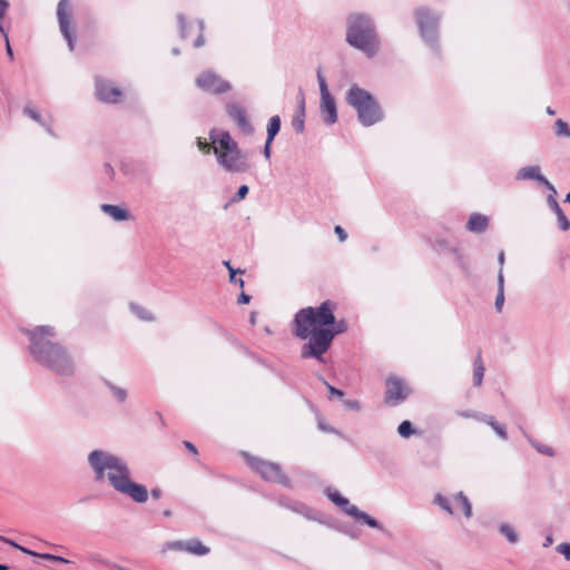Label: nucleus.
Returning <instances> with one entry per match:
<instances>
[{
	"instance_id": "obj_63",
	"label": "nucleus",
	"mask_w": 570,
	"mask_h": 570,
	"mask_svg": "<svg viewBox=\"0 0 570 570\" xmlns=\"http://www.w3.org/2000/svg\"><path fill=\"white\" fill-rule=\"evenodd\" d=\"M164 515H165V517H170V515H171V512H170L169 510H166V511L164 512Z\"/></svg>"
},
{
	"instance_id": "obj_23",
	"label": "nucleus",
	"mask_w": 570,
	"mask_h": 570,
	"mask_svg": "<svg viewBox=\"0 0 570 570\" xmlns=\"http://www.w3.org/2000/svg\"><path fill=\"white\" fill-rule=\"evenodd\" d=\"M485 367L482 362L481 353H478L476 357L473 361V385L480 386L483 381Z\"/></svg>"
},
{
	"instance_id": "obj_7",
	"label": "nucleus",
	"mask_w": 570,
	"mask_h": 570,
	"mask_svg": "<svg viewBox=\"0 0 570 570\" xmlns=\"http://www.w3.org/2000/svg\"><path fill=\"white\" fill-rule=\"evenodd\" d=\"M346 102L356 110L358 121L365 127L373 126L383 119L380 104L371 92L357 85L348 89Z\"/></svg>"
},
{
	"instance_id": "obj_14",
	"label": "nucleus",
	"mask_w": 570,
	"mask_h": 570,
	"mask_svg": "<svg viewBox=\"0 0 570 570\" xmlns=\"http://www.w3.org/2000/svg\"><path fill=\"white\" fill-rule=\"evenodd\" d=\"M385 385V403L389 405H399L400 403L405 401L410 394L409 387L401 379L396 376H390L386 380Z\"/></svg>"
},
{
	"instance_id": "obj_27",
	"label": "nucleus",
	"mask_w": 570,
	"mask_h": 570,
	"mask_svg": "<svg viewBox=\"0 0 570 570\" xmlns=\"http://www.w3.org/2000/svg\"><path fill=\"white\" fill-rule=\"evenodd\" d=\"M105 385L109 389L115 400L122 403L127 399V391L120 386L115 385L110 381H105Z\"/></svg>"
},
{
	"instance_id": "obj_24",
	"label": "nucleus",
	"mask_w": 570,
	"mask_h": 570,
	"mask_svg": "<svg viewBox=\"0 0 570 570\" xmlns=\"http://www.w3.org/2000/svg\"><path fill=\"white\" fill-rule=\"evenodd\" d=\"M186 552L196 556H206L209 553V548L204 546L198 539H190L186 541Z\"/></svg>"
},
{
	"instance_id": "obj_36",
	"label": "nucleus",
	"mask_w": 570,
	"mask_h": 570,
	"mask_svg": "<svg viewBox=\"0 0 570 570\" xmlns=\"http://www.w3.org/2000/svg\"><path fill=\"white\" fill-rule=\"evenodd\" d=\"M434 503H436L440 508L445 510L448 513L453 514V510L451 508L449 499L443 497L442 494L438 493L435 495Z\"/></svg>"
},
{
	"instance_id": "obj_62",
	"label": "nucleus",
	"mask_w": 570,
	"mask_h": 570,
	"mask_svg": "<svg viewBox=\"0 0 570 570\" xmlns=\"http://www.w3.org/2000/svg\"><path fill=\"white\" fill-rule=\"evenodd\" d=\"M173 53H174L175 56L179 55V49H178V48H174V49H173Z\"/></svg>"
},
{
	"instance_id": "obj_3",
	"label": "nucleus",
	"mask_w": 570,
	"mask_h": 570,
	"mask_svg": "<svg viewBox=\"0 0 570 570\" xmlns=\"http://www.w3.org/2000/svg\"><path fill=\"white\" fill-rule=\"evenodd\" d=\"M209 139L213 141V153L217 164L229 174H245L252 164L247 153H244L230 134L222 129H212Z\"/></svg>"
},
{
	"instance_id": "obj_59",
	"label": "nucleus",
	"mask_w": 570,
	"mask_h": 570,
	"mask_svg": "<svg viewBox=\"0 0 570 570\" xmlns=\"http://www.w3.org/2000/svg\"><path fill=\"white\" fill-rule=\"evenodd\" d=\"M547 114L550 115V116H553L556 114V110L552 109L550 106L547 107Z\"/></svg>"
},
{
	"instance_id": "obj_6",
	"label": "nucleus",
	"mask_w": 570,
	"mask_h": 570,
	"mask_svg": "<svg viewBox=\"0 0 570 570\" xmlns=\"http://www.w3.org/2000/svg\"><path fill=\"white\" fill-rule=\"evenodd\" d=\"M347 330L345 320L336 321L328 327L314 328L307 343L301 348L302 358H316L324 362L323 355L328 351L335 335L344 333Z\"/></svg>"
},
{
	"instance_id": "obj_13",
	"label": "nucleus",
	"mask_w": 570,
	"mask_h": 570,
	"mask_svg": "<svg viewBox=\"0 0 570 570\" xmlns=\"http://www.w3.org/2000/svg\"><path fill=\"white\" fill-rule=\"evenodd\" d=\"M196 86L200 90L214 95L224 94L232 89V86L228 81L222 79L218 75L210 70L202 72L196 78Z\"/></svg>"
},
{
	"instance_id": "obj_32",
	"label": "nucleus",
	"mask_w": 570,
	"mask_h": 570,
	"mask_svg": "<svg viewBox=\"0 0 570 570\" xmlns=\"http://www.w3.org/2000/svg\"><path fill=\"white\" fill-rule=\"evenodd\" d=\"M454 500L460 502L463 513L466 518H471L472 515V505L463 492H459L455 494Z\"/></svg>"
},
{
	"instance_id": "obj_57",
	"label": "nucleus",
	"mask_w": 570,
	"mask_h": 570,
	"mask_svg": "<svg viewBox=\"0 0 570 570\" xmlns=\"http://www.w3.org/2000/svg\"><path fill=\"white\" fill-rule=\"evenodd\" d=\"M553 543V538L551 534L547 535L543 542V547L548 548Z\"/></svg>"
},
{
	"instance_id": "obj_51",
	"label": "nucleus",
	"mask_w": 570,
	"mask_h": 570,
	"mask_svg": "<svg viewBox=\"0 0 570 570\" xmlns=\"http://www.w3.org/2000/svg\"><path fill=\"white\" fill-rule=\"evenodd\" d=\"M272 142H273V141H269V140H267V139H266V141H265V146H264V149H263V154H264V157H265L266 159H269V158H271V153H272V148H271V146H272Z\"/></svg>"
},
{
	"instance_id": "obj_22",
	"label": "nucleus",
	"mask_w": 570,
	"mask_h": 570,
	"mask_svg": "<svg viewBox=\"0 0 570 570\" xmlns=\"http://www.w3.org/2000/svg\"><path fill=\"white\" fill-rule=\"evenodd\" d=\"M482 422L488 424L500 439H502L503 441L508 440V433H507L505 424L499 423L494 419V416L487 414L485 417H482Z\"/></svg>"
},
{
	"instance_id": "obj_16",
	"label": "nucleus",
	"mask_w": 570,
	"mask_h": 570,
	"mask_svg": "<svg viewBox=\"0 0 570 570\" xmlns=\"http://www.w3.org/2000/svg\"><path fill=\"white\" fill-rule=\"evenodd\" d=\"M227 115L230 119H233L240 131L246 136H250L254 134V127L249 121L246 110L238 104L232 102L226 106Z\"/></svg>"
},
{
	"instance_id": "obj_39",
	"label": "nucleus",
	"mask_w": 570,
	"mask_h": 570,
	"mask_svg": "<svg viewBox=\"0 0 570 570\" xmlns=\"http://www.w3.org/2000/svg\"><path fill=\"white\" fill-rule=\"evenodd\" d=\"M456 414L461 417H464V419H474V420H478V421H481L482 422V417H485L487 414H483V413H480V412H475V411H472V410H466V411H458Z\"/></svg>"
},
{
	"instance_id": "obj_28",
	"label": "nucleus",
	"mask_w": 570,
	"mask_h": 570,
	"mask_svg": "<svg viewBox=\"0 0 570 570\" xmlns=\"http://www.w3.org/2000/svg\"><path fill=\"white\" fill-rule=\"evenodd\" d=\"M525 438L528 439L529 443L540 453L550 458H553L556 455V452L549 445L542 444L533 440L531 436H529L527 433H524Z\"/></svg>"
},
{
	"instance_id": "obj_43",
	"label": "nucleus",
	"mask_w": 570,
	"mask_h": 570,
	"mask_svg": "<svg viewBox=\"0 0 570 570\" xmlns=\"http://www.w3.org/2000/svg\"><path fill=\"white\" fill-rule=\"evenodd\" d=\"M9 2L7 0H0V33L6 36V30L2 26V20L8 11Z\"/></svg>"
},
{
	"instance_id": "obj_4",
	"label": "nucleus",
	"mask_w": 570,
	"mask_h": 570,
	"mask_svg": "<svg viewBox=\"0 0 570 570\" xmlns=\"http://www.w3.org/2000/svg\"><path fill=\"white\" fill-rule=\"evenodd\" d=\"M346 42L367 58L380 50V39L373 19L364 13H351L346 22Z\"/></svg>"
},
{
	"instance_id": "obj_64",
	"label": "nucleus",
	"mask_w": 570,
	"mask_h": 570,
	"mask_svg": "<svg viewBox=\"0 0 570 570\" xmlns=\"http://www.w3.org/2000/svg\"><path fill=\"white\" fill-rule=\"evenodd\" d=\"M564 202L570 203V193L567 194Z\"/></svg>"
},
{
	"instance_id": "obj_47",
	"label": "nucleus",
	"mask_w": 570,
	"mask_h": 570,
	"mask_svg": "<svg viewBox=\"0 0 570 570\" xmlns=\"http://www.w3.org/2000/svg\"><path fill=\"white\" fill-rule=\"evenodd\" d=\"M197 146L203 153H209L213 149V144L210 145L202 138H197Z\"/></svg>"
},
{
	"instance_id": "obj_34",
	"label": "nucleus",
	"mask_w": 570,
	"mask_h": 570,
	"mask_svg": "<svg viewBox=\"0 0 570 570\" xmlns=\"http://www.w3.org/2000/svg\"><path fill=\"white\" fill-rule=\"evenodd\" d=\"M131 312L141 321H151L153 316L149 312H147L144 307L138 304L131 303L129 305Z\"/></svg>"
},
{
	"instance_id": "obj_38",
	"label": "nucleus",
	"mask_w": 570,
	"mask_h": 570,
	"mask_svg": "<svg viewBox=\"0 0 570 570\" xmlns=\"http://www.w3.org/2000/svg\"><path fill=\"white\" fill-rule=\"evenodd\" d=\"M318 380L324 383L331 396L343 399L344 392L331 385L322 375H318Z\"/></svg>"
},
{
	"instance_id": "obj_53",
	"label": "nucleus",
	"mask_w": 570,
	"mask_h": 570,
	"mask_svg": "<svg viewBox=\"0 0 570 570\" xmlns=\"http://www.w3.org/2000/svg\"><path fill=\"white\" fill-rule=\"evenodd\" d=\"M250 301V296L245 294L244 292L238 296V304H248Z\"/></svg>"
},
{
	"instance_id": "obj_29",
	"label": "nucleus",
	"mask_w": 570,
	"mask_h": 570,
	"mask_svg": "<svg viewBox=\"0 0 570 570\" xmlns=\"http://www.w3.org/2000/svg\"><path fill=\"white\" fill-rule=\"evenodd\" d=\"M499 531L502 535H504L507 538V540L514 544L519 541V535L518 533L515 532V530L513 529L512 525H510L509 523H502L500 527H499Z\"/></svg>"
},
{
	"instance_id": "obj_25",
	"label": "nucleus",
	"mask_w": 570,
	"mask_h": 570,
	"mask_svg": "<svg viewBox=\"0 0 570 570\" xmlns=\"http://www.w3.org/2000/svg\"><path fill=\"white\" fill-rule=\"evenodd\" d=\"M20 551H22L26 554L41 558V559L49 560V561H55V562H59V563H63V564L71 563L70 560L65 559L63 557H60V556L51 554V553H39V552L32 551L27 548H20Z\"/></svg>"
},
{
	"instance_id": "obj_55",
	"label": "nucleus",
	"mask_w": 570,
	"mask_h": 570,
	"mask_svg": "<svg viewBox=\"0 0 570 570\" xmlns=\"http://www.w3.org/2000/svg\"><path fill=\"white\" fill-rule=\"evenodd\" d=\"M184 445H185V448H186V449H188L191 453L197 454V449H196V446H195L193 443H190V442H188V441H185V442H184Z\"/></svg>"
},
{
	"instance_id": "obj_5",
	"label": "nucleus",
	"mask_w": 570,
	"mask_h": 570,
	"mask_svg": "<svg viewBox=\"0 0 570 570\" xmlns=\"http://www.w3.org/2000/svg\"><path fill=\"white\" fill-rule=\"evenodd\" d=\"M334 308L335 304L333 302L325 301L317 307L299 309L294 318V334L302 340H306L311 338L313 334L312 326L328 327L330 324L334 323Z\"/></svg>"
},
{
	"instance_id": "obj_60",
	"label": "nucleus",
	"mask_w": 570,
	"mask_h": 570,
	"mask_svg": "<svg viewBox=\"0 0 570 570\" xmlns=\"http://www.w3.org/2000/svg\"><path fill=\"white\" fill-rule=\"evenodd\" d=\"M249 322H250V324H252V325H254V324H255V322H256L255 314H252V315H250Z\"/></svg>"
},
{
	"instance_id": "obj_19",
	"label": "nucleus",
	"mask_w": 570,
	"mask_h": 570,
	"mask_svg": "<svg viewBox=\"0 0 570 570\" xmlns=\"http://www.w3.org/2000/svg\"><path fill=\"white\" fill-rule=\"evenodd\" d=\"M556 195L553 191H550L547 198V203L549 207L552 209V212L557 215L558 219V226L561 230H568L570 228V222L567 218L566 214L563 213L562 208L558 204L556 199Z\"/></svg>"
},
{
	"instance_id": "obj_61",
	"label": "nucleus",
	"mask_w": 570,
	"mask_h": 570,
	"mask_svg": "<svg viewBox=\"0 0 570 570\" xmlns=\"http://www.w3.org/2000/svg\"><path fill=\"white\" fill-rule=\"evenodd\" d=\"M0 570H9V567L7 564L0 563Z\"/></svg>"
},
{
	"instance_id": "obj_30",
	"label": "nucleus",
	"mask_w": 570,
	"mask_h": 570,
	"mask_svg": "<svg viewBox=\"0 0 570 570\" xmlns=\"http://www.w3.org/2000/svg\"><path fill=\"white\" fill-rule=\"evenodd\" d=\"M23 114L26 116H28L29 118H31L32 120L37 121L38 124H40L41 126L46 127L47 131L49 134H52V130L49 126H46L41 115L39 114V111H37L35 108H32L31 106L27 105L24 106L23 108Z\"/></svg>"
},
{
	"instance_id": "obj_21",
	"label": "nucleus",
	"mask_w": 570,
	"mask_h": 570,
	"mask_svg": "<svg viewBox=\"0 0 570 570\" xmlns=\"http://www.w3.org/2000/svg\"><path fill=\"white\" fill-rule=\"evenodd\" d=\"M101 212L109 215L116 222H124L130 219V214L127 209L110 204H102L100 206Z\"/></svg>"
},
{
	"instance_id": "obj_1",
	"label": "nucleus",
	"mask_w": 570,
	"mask_h": 570,
	"mask_svg": "<svg viewBox=\"0 0 570 570\" xmlns=\"http://www.w3.org/2000/svg\"><path fill=\"white\" fill-rule=\"evenodd\" d=\"M87 462L96 482H106L117 493L130 498L136 503L147 502V487L134 481L132 471L124 458L107 450L96 449L89 452Z\"/></svg>"
},
{
	"instance_id": "obj_9",
	"label": "nucleus",
	"mask_w": 570,
	"mask_h": 570,
	"mask_svg": "<svg viewBox=\"0 0 570 570\" xmlns=\"http://www.w3.org/2000/svg\"><path fill=\"white\" fill-rule=\"evenodd\" d=\"M327 498L336 505H338L347 515L354 518L357 521H363L371 528L379 529L385 532L382 524H380L373 517L361 511L356 505L351 504L350 501L344 498L337 490L327 489Z\"/></svg>"
},
{
	"instance_id": "obj_33",
	"label": "nucleus",
	"mask_w": 570,
	"mask_h": 570,
	"mask_svg": "<svg viewBox=\"0 0 570 570\" xmlns=\"http://www.w3.org/2000/svg\"><path fill=\"white\" fill-rule=\"evenodd\" d=\"M224 266L228 269L229 272V282L230 283H234L235 285H238L239 287H244V279L243 278H237L236 277V274L237 273H243L242 271H236L232 265H230V262L229 261H224L223 262Z\"/></svg>"
},
{
	"instance_id": "obj_37",
	"label": "nucleus",
	"mask_w": 570,
	"mask_h": 570,
	"mask_svg": "<svg viewBox=\"0 0 570 570\" xmlns=\"http://www.w3.org/2000/svg\"><path fill=\"white\" fill-rule=\"evenodd\" d=\"M197 27L199 30V35L196 38V40L194 41V47L200 48L205 45V37H204L205 22H204V20H202V19L197 20Z\"/></svg>"
},
{
	"instance_id": "obj_10",
	"label": "nucleus",
	"mask_w": 570,
	"mask_h": 570,
	"mask_svg": "<svg viewBox=\"0 0 570 570\" xmlns=\"http://www.w3.org/2000/svg\"><path fill=\"white\" fill-rule=\"evenodd\" d=\"M247 462L264 480L281 483L286 488L292 487L291 480L283 473L279 464L249 456Z\"/></svg>"
},
{
	"instance_id": "obj_50",
	"label": "nucleus",
	"mask_w": 570,
	"mask_h": 570,
	"mask_svg": "<svg viewBox=\"0 0 570 570\" xmlns=\"http://www.w3.org/2000/svg\"><path fill=\"white\" fill-rule=\"evenodd\" d=\"M498 291L504 292V276H503V268L499 269L498 273Z\"/></svg>"
},
{
	"instance_id": "obj_41",
	"label": "nucleus",
	"mask_w": 570,
	"mask_h": 570,
	"mask_svg": "<svg viewBox=\"0 0 570 570\" xmlns=\"http://www.w3.org/2000/svg\"><path fill=\"white\" fill-rule=\"evenodd\" d=\"M248 191L249 188L247 185L239 186L236 194L230 198V203H239L247 196Z\"/></svg>"
},
{
	"instance_id": "obj_44",
	"label": "nucleus",
	"mask_w": 570,
	"mask_h": 570,
	"mask_svg": "<svg viewBox=\"0 0 570 570\" xmlns=\"http://www.w3.org/2000/svg\"><path fill=\"white\" fill-rule=\"evenodd\" d=\"M556 550L564 557L567 561H570V543L563 542L557 546Z\"/></svg>"
},
{
	"instance_id": "obj_8",
	"label": "nucleus",
	"mask_w": 570,
	"mask_h": 570,
	"mask_svg": "<svg viewBox=\"0 0 570 570\" xmlns=\"http://www.w3.org/2000/svg\"><path fill=\"white\" fill-rule=\"evenodd\" d=\"M415 17L421 37L433 50H438L441 16L429 8H419L415 11Z\"/></svg>"
},
{
	"instance_id": "obj_56",
	"label": "nucleus",
	"mask_w": 570,
	"mask_h": 570,
	"mask_svg": "<svg viewBox=\"0 0 570 570\" xmlns=\"http://www.w3.org/2000/svg\"><path fill=\"white\" fill-rule=\"evenodd\" d=\"M150 494L154 499H159L161 497V490L158 488H155L151 490Z\"/></svg>"
},
{
	"instance_id": "obj_52",
	"label": "nucleus",
	"mask_w": 570,
	"mask_h": 570,
	"mask_svg": "<svg viewBox=\"0 0 570 570\" xmlns=\"http://www.w3.org/2000/svg\"><path fill=\"white\" fill-rule=\"evenodd\" d=\"M104 173L110 178L112 179L114 176H115V170L112 168V166L110 164H105L104 165Z\"/></svg>"
},
{
	"instance_id": "obj_31",
	"label": "nucleus",
	"mask_w": 570,
	"mask_h": 570,
	"mask_svg": "<svg viewBox=\"0 0 570 570\" xmlns=\"http://www.w3.org/2000/svg\"><path fill=\"white\" fill-rule=\"evenodd\" d=\"M554 134L557 137L570 138V126L559 118L554 122Z\"/></svg>"
},
{
	"instance_id": "obj_48",
	"label": "nucleus",
	"mask_w": 570,
	"mask_h": 570,
	"mask_svg": "<svg viewBox=\"0 0 570 570\" xmlns=\"http://www.w3.org/2000/svg\"><path fill=\"white\" fill-rule=\"evenodd\" d=\"M334 232L337 235L340 242L346 240L347 233L345 232V229L343 227L337 225V226H335Z\"/></svg>"
},
{
	"instance_id": "obj_18",
	"label": "nucleus",
	"mask_w": 570,
	"mask_h": 570,
	"mask_svg": "<svg viewBox=\"0 0 570 570\" xmlns=\"http://www.w3.org/2000/svg\"><path fill=\"white\" fill-rule=\"evenodd\" d=\"M488 227L489 217L480 213L471 214L465 225L466 230L474 234H482L488 229Z\"/></svg>"
},
{
	"instance_id": "obj_45",
	"label": "nucleus",
	"mask_w": 570,
	"mask_h": 570,
	"mask_svg": "<svg viewBox=\"0 0 570 570\" xmlns=\"http://www.w3.org/2000/svg\"><path fill=\"white\" fill-rule=\"evenodd\" d=\"M343 404L347 410L358 412L361 411V403L353 399V400H343Z\"/></svg>"
},
{
	"instance_id": "obj_17",
	"label": "nucleus",
	"mask_w": 570,
	"mask_h": 570,
	"mask_svg": "<svg viewBox=\"0 0 570 570\" xmlns=\"http://www.w3.org/2000/svg\"><path fill=\"white\" fill-rule=\"evenodd\" d=\"M517 180H537L543 185L548 190L557 194L554 186L541 174L539 166H525L520 168L515 174Z\"/></svg>"
},
{
	"instance_id": "obj_35",
	"label": "nucleus",
	"mask_w": 570,
	"mask_h": 570,
	"mask_svg": "<svg viewBox=\"0 0 570 570\" xmlns=\"http://www.w3.org/2000/svg\"><path fill=\"white\" fill-rule=\"evenodd\" d=\"M415 432V430L413 429V425L410 421H403L399 428H397V433L402 436V438H410L411 435H413Z\"/></svg>"
},
{
	"instance_id": "obj_40",
	"label": "nucleus",
	"mask_w": 570,
	"mask_h": 570,
	"mask_svg": "<svg viewBox=\"0 0 570 570\" xmlns=\"http://www.w3.org/2000/svg\"><path fill=\"white\" fill-rule=\"evenodd\" d=\"M167 550L186 551V541H181V540L169 541L164 547V551H167Z\"/></svg>"
},
{
	"instance_id": "obj_54",
	"label": "nucleus",
	"mask_w": 570,
	"mask_h": 570,
	"mask_svg": "<svg viewBox=\"0 0 570 570\" xmlns=\"http://www.w3.org/2000/svg\"><path fill=\"white\" fill-rule=\"evenodd\" d=\"M0 541H3V542H6V543H8V544H10V546H12V547H14V548L19 549V550H20V548H22L21 546H19V544H18V543H16L14 541H12V540H10V539H8V538H4V537H2V535H0Z\"/></svg>"
},
{
	"instance_id": "obj_49",
	"label": "nucleus",
	"mask_w": 570,
	"mask_h": 570,
	"mask_svg": "<svg viewBox=\"0 0 570 570\" xmlns=\"http://www.w3.org/2000/svg\"><path fill=\"white\" fill-rule=\"evenodd\" d=\"M3 37L6 40V53H7L8 58L12 61L14 59V55H13V50L10 46L8 35L6 33V36H3Z\"/></svg>"
},
{
	"instance_id": "obj_12",
	"label": "nucleus",
	"mask_w": 570,
	"mask_h": 570,
	"mask_svg": "<svg viewBox=\"0 0 570 570\" xmlns=\"http://www.w3.org/2000/svg\"><path fill=\"white\" fill-rule=\"evenodd\" d=\"M59 30L66 39L70 51L75 49V26L72 22V7L70 0H60L57 6Z\"/></svg>"
},
{
	"instance_id": "obj_20",
	"label": "nucleus",
	"mask_w": 570,
	"mask_h": 570,
	"mask_svg": "<svg viewBox=\"0 0 570 570\" xmlns=\"http://www.w3.org/2000/svg\"><path fill=\"white\" fill-rule=\"evenodd\" d=\"M292 126L296 132H303L305 128V98L302 91H299L297 98V109L292 119Z\"/></svg>"
},
{
	"instance_id": "obj_58",
	"label": "nucleus",
	"mask_w": 570,
	"mask_h": 570,
	"mask_svg": "<svg viewBox=\"0 0 570 570\" xmlns=\"http://www.w3.org/2000/svg\"><path fill=\"white\" fill-rule=\"evenodd\" d=\"M504 258H505V257H504V252H503V250H501V252L499 253V255H498V263H499V265H500V268H502V267H503Z\"/></svg>"
},
{
	"instance_id": "obj_42",
	"label": "nucleus",
	"mask_w": 570,
	"mask_h": 570,
	"mask_svg": "<svg viewBox=\"0 0 570 570\" xmlns=\"http://www.w3.org/2000/svg\"><path fill=\"white\" fill-rule=\"evenodd\" d=\"M177 19H178V23H179L180 38L186 39L188 37V26H187L186 19L184 17V14H181V13H179L177 16Z\"/></svg>"
},
{
	"instance_id": "obj_15",
	"label": "nucleus",
	"mask_w": 570,
	"mask_h": 570,
	"mask_svg": "<svg viewBox=\"0 0 570 570\" xmlns=\"http://www.w3.org/2000/svg\"><path fill=\"white\" fill-rule=\"evenodd\" d=\"M96 95L102 102L116 104L120 100L122 92L118 87L114 86L111 81L97 77Z\"/></svg>"
},
{
	"instance_id": "obj_46",
	"label": "nucleus",
	"mask_w": 570,
	"mask_h": 570,
	"mask_svg": "<svg viewBox=\"0 0 570 570\" xmlns=\"http://www.w3.org/2000/svg\"><path fill=\"white\" fill-rule=\"evenodd\" d=\"M503 304H504V292L498 291L495 302H494V307L498 313H500L502 311Z\"/></svg>"
},
{
	"instance_id": "obj_2",
	"label": "nucleus",
	"mask_w": 570,
	"mask_h": 570,
	"mask_svg": "<svg viewBox=\"0 0 570 570\" xmlns=\"http://www.w3.org/2000/svg\"><path fill=\"white\" fill-rule=\"evenodd\" d=\"M23 333L30 342L29 353L38 364L60 376L73 375L75 362L66 347L56 341L53 327L41 325L23 330Z\"/></svg>"
},
{
	"instance_id": "obj_11",
	"label": "nucleus",
	"mask_w": 570,
	"mask_h": 570,
	"mask_svg": "<svg viewBox=\"0 0 570 570\" xmlns=\"http://www.w3.org/2000/svg\"><path fill=\"white\" fill-rule=\"evenodd\" d=\"M317 81L320 86L321 104L320 111L326 125H334L337 121V108L334 97L331 95L322 69H317Z\"/></svg>"
},
{
	"instance_id": "obj_26",
	"label": "nucleus",
	"mask_w": 570,
	"mask_h": 570,
	"mask_svg": "<svg viewBox=\"0 0 570 570\" xmlns=\"http://www.w3.org/2000/svg\"><path fill=\"white\" fill-rule=\"evenodd\" d=\"M281 124H282V121H281V117L278 115L272 116L268 119L267 128H266V131H267L266 139L267 140L274 141L276 135L281 130Z\"/></svg>"
}]
</instances>
